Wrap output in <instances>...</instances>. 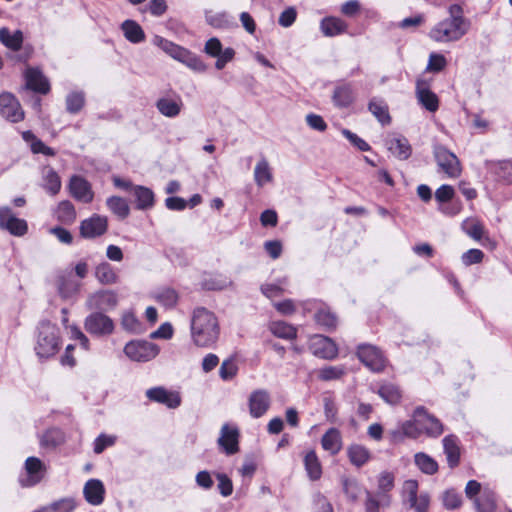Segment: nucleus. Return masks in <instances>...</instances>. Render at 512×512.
Instances as JSON below:
<instances>
[{
  "instance_id": "27",
  "label": "nucleus",
  "mask_w": 512,
  "mask_h": 512,
  "mask_svg": "<svg viewBox=\"0 0 512 512\" xmlns=\"http://www.w3.org/2000/svg\"><path fill=\"white\" fill-rule=\"evenodd\" d=\"M26 85L29 89L42 94H46L49 91V83L45 76L38 69H27Z\"/></svg>"
},
{
  "instance_id": "45",
  "label": "nucleus",
  "mask_w": 512,
  "mask_h": 512,
  "mask_svg": "<svg viewBox=\"0 0 512 512\" xmlns=\"http://www.w3.org/2000/svg\"><path fill=\"white\" fill-rule=\"evenodd\" d=\"M377 393L389 404H397L401 399V391L398 386L393 383H383Z\"/></svg>"
},
{
  "instance_id": "20",
  "label": "nucleus",
  "mask_w": 512,
  "mask_h": 512,
  "mask_svg": "<svg viewBox=\"0 0 512 512\" xmlns=\"http://www.w3.org/2000/svg\"><path fill=\"white\" fill-rule=\"evenodd\" d=\"M117 295L113 291L101 290L91 294L87 299L89 309L109 310L117 305Z\"/></svg>"
},
{
  "instance_id": "22",
  "label": "nucleus",
  "mask_w": 512,
  "mask_h": 512,
  "mask_svg": "<svg viewBox=\"0 0 512 512\" xmlns=\"http://www.w3.org/2000/svg\"><path fill=\"white\" fill-rule=\"evenodd\" d=\"M387 149L399 160H407L412 154L408 139L402 135L388 137L385 141Z\"/></svg>"
},
{
  "instance_id": "36",
  "label": "nucleus",
  "mask_w": 512,
  "mask_h": 512,
  "mask_svg": "<svg viewBox=\"0 0 512 512\" xmlns=\"http://www.w3.org/2000/svg\"><path fill=\"white\" fill-rule=\"evenodd\" d=\"M334 104L338 107L345 108L354 101V91L350 84H343L336 87L333 94Z\"/></svg>"
},
{
  "instance_id": "23",
  "label": "nucleus",
  "mask_w": 512,
  "mask_h": 512,
  "mask_svg": "<svg viewBox=\"0 0 512 512\" xmlns=\"http://www.w3.org/2000/svg\"><path fill=\"white\" fill-rule=\"evenodd\" d=\"M83 494L89 504L100 505L104 500V485L98 479H90L84 485Z\"/></svg>"
},
{
  "instance_id": "7",
  "label": "nucleus",
  "mask_w": 512,
  "mask_h": 512,
  "mask_svg": "<svg viewBox=\"0 0 512 512\" xmlns=\"http://www.w3.org/2000/svg\"><path fill=\"white\" fill-rule=\"evenodd\" d=\"M358 359L371 371L380 372L386 366V359L379 348L370 344H361L357 348Z\"/></svg>"
},
{
  "instance_id": "10",
  "label": "nucleus",
  "mask_w": 512,
  "mask_h": 512,
  "mask_svg": "<svg viewBox=\"0 0 512 512\" xmlns=\"http://www.w3.org/2000/svg\"><path fill=\"white\" fill-rule=\"evenodd\" d=\"M0 229L7 230L10 234L21 237L28 231L26 220L17 218L9 207L0 208Z\"/></svg>"
},
{
  "instance_id": "51",
  "label": "nucleus",
  "mask_w": 512,
  "mask_h": 512,
  "mask_svg": "<svg viewBox=\"0 0 512 512\" xmlns=\"http://www.w3.org/2000/svg\"><path fill=\"white\" fill-rule=\"evenodd\" d=\"M85 95L81 91H73L66 97V109L69 113L76 114L84 106Z\"/></svg>"
},
{
  "instance_id": "14",
  "label": "nucleus",
  "mask_w": 512,
  "mask_h": 512,
  "mask_svg": "<svg viewBox=\"0 0 512 512\" xmlns=\"http://www.w3.org/2000/svg\"><path fill=\"white\" fill-rule=\"evenodd\" d=\"M271 397L267 390L257 389L248 398L249 413L253 418L262 417L270 408Z\"/></svg>"
},
{
  "instance_id": "11",
  "label": "nucleus",
  "mask_w": 512,
  "mask_h": 512,
  "mask_svg": "<svg viewBox=\"0 0 512 512\" xmlns=\"http://www.w3.org/2000/svg\"><path fill=\"white\" fill-rule=\"evenodd\" d=\"M0 114L12 123L20 122L24 118L20 103L13 94L8 92L0 94Z\"/></svg>"
},
{
  "instance_id": "16",
  "label": "nucleus",
  "mask_w": 512,
  "mask_h": 512,
  "mask_svg": "<svg viewBox=\"0 0 512 512\" xmlns=\"http://www.w3.org/2000/svg\"><path fill=\"white\" fill-rule=\"evenodd\" d=\"M145 394L150 401L163 404L170 409H175L181 404L178 392L169 391L162 386L150 388Z\"/></svg>"
},
{
  "instance_id": "46",
  "label": "nucleus",
  "mask_w": 512,
  "mask_h": 512,
  "mask_svg": "<svg viewBox=\"0 0 512 512\" xmlns=\"http://www.w3.org/2000/svg\"><path fill=\"white\" fill-rule=\"evenodd\" d=\"M474 504L478 512H494L495 495L491 490L485 489L480 497L474 499Z\"/></svg>"
},
{
  "instance_id": "64",
  "label": "nucleus",
  "mask_w": 512,
  "mask_h": 512,
  "mask_svg": "<svg viewBox=\"0 0 512 512\" xmlns=\"http://www.w3.org/2000/svg\"><path fill=\"white\" fill-rule=\"evenodd\" d=\"M484 258V253L480 249H470L462 254L461 260L465 266L480 263Z\"/></svg>"
},
{
  "instance_id": "21",
  "label": "nucleus",
  "mask_w": 512,
  "mask_h": 512,
  "mask_svg": "<svg viewBox=\"0 0 512 512\" xmlns=\"http://www.w3.org/2000/svg\"><path fill=\"white\" fill-rule=\"evenodd\" d=\"M155 106L161 115L167 118H175L181 113L184 104L179 95H174L160 97Z\"/></svg>"
},
{
  "instance_id": "44",
  "label": "nucleus",
  "mask_w": 512,
  "mask_h": 512,
  "mask_svg": "<svg viewBox=\"0 0 512 512\" xmlns=\"http://www.w3.org/2000/svg\"><path fill=\"white\" fill-rule=\"evenodd\" d=\"M414 461L416 466L427 475H433L438 471L437 462L426 453H416L414 456Z\"/></svg>"
},
{
  "instance_id": "41",
  "label": "nucleus",
  "mask_w": 512,
  "mask_h": 512,
  "mask_svg": "<svg viewBox=\"0 0 512 512\" xmlns=\"http://www.w3.org/2000/svg\"><path fill=\"white\" fill-rule=\"evenodd\" d=\"M462 230L475 241H480L484 235L483 224L476 218H467L461 224Z\"/></svg>"
},
{
  "instance_id": "25",
  "label": "nucleus",
  "mask_w": 512,
  "mask_h": 512,
  "mask_svg": "<svg viewBox=\"0 0 512 512\" xmlns=\"http://www.w3.org/2000/svg\"><path fill=\"white\" fill-rule=\"evenodd\" d=\"M348 25L340 18L329 16L320 22V30L326 37H335L346 32Z\"/></svg>"
},
{
  "instance_id": "50",
  "label": "nucleus",
  "mask_w": 512,
  "mask_h": 512,
  "mask_svg": "<svg viewBox=\"0 0 512 512\" xmlns=\"http://www.w3.org/2000/svg\"><path fill=\"white\" fill-rule=\"evenodd\" d=\"M58 292L64 299H68L78 292L79 284L70 278L60 276L57 281Z\"/></svg>"
},
{
  "instance_id": "19",
  "label": "nucleus",
  "mask_w": 512,
  "mask_h": 512,
  "mask_svg": "<svg viewBox=\"0 0 512 512\" xmlns=\"http://www.w3.org/2000/svg\"><path fill=\"white\" fill-rule=\"evenodd\" d=\"M239 430L228 424H224L221 428L218 444L227 455H232L238 452L239 445Z\"/></svg>"
},
{
  "instance_id": "35",
  "label": "nucleus",
  "mask_w": 512,
  "mask_h": 512,
  "mask_svg": "<svg viewBox=\"0 0 512 512\" xmlns=\"http://www.w3.org/2000/svg\"><path fill=\"white\" fill-rule=\"evenodd\" d=\"M22 138L30 146L32 153L44 154L46 156H55L56 152L53 148L45 145L39 138H37L31 131H24Z\"/></svg>"
},
{
  "instance_id": "42",
  "label": "nucleus",
  "mask_w": 512,
  "mask_h": 512,
  "mask_svg": "<svg viewBox=\"0 0 512 512\" xmlns=\"http://www.w3.org/2000/svg\"><path fill=\"white\" fill-rule=\"evenodd\" d=\"M106 205L111 212L121 219H125L130 213L129 205L124 198L111 196L106 200Z\"/></svg>"
},
{
  "instance_id": "31",
  "label": "nucleus",
  "mask_w": 512,
  "mask_h": 512,
  "mask_svg": "<svg viewBox=\"0 0 512 512\" xmlns=\"http://www.w3.org/2000/svg\"><path fill=\"white\" fill-rule=\"evenodd\" d=\"M42 181L44 189L51 195H56L61 189V179L57 172L50 166L43 167Z\"/></svg>"
},
{
  "instance_id": "61",
  "label": "nucleus",
  "mask_w": 512,
  "mask_h": 512,
  "mask_svg": "<svg viewBox=\"0 0 512 512\" xmlns=\"http://www.w3.org/2000/svg\"><path fill=\"white\" fill-rule=\"evenodd\" d=\"M446 65L447 60L444 55L433 52L429 55L426 70L429 72H440L446 67Z\"/></svg>"
},
{
  "instance_id": "43",
  "label": "nucleus",
  "mask_w": 512,
  "mask_h": 512,
  "mask_svg": "<svg viewBox=\"0 0 512 512\" xmlns=\"http://www.w3.org/2000/svg\"><path fill=\"white\" fill-rule=\"evenodd\" d=\"M368 109L382 125L390 123L391 118L388 112V106L382 100L372 99L369 102Z\"/></svg>"
},
{
  "instance_id": "47",
  "label": "nucleus",
  "mask_w": 512,
  "mask_h": 512,
  "mask_svg": "<svg viewBox=\"0 0 512 512\" xmlns=\"http://www.w3.org/2000/svg\"><path fill=\"white\" fill-rule=\"evenodd\" d=\"M347 453L351 463L357 467L363 466L370 458L369 451L358 444L351 445Z\"/></svg>"
},
{
  "instance_id": "26",
  "label": "nucleus",
  "mask_w": 512,
  "mask_h": 512,
  "mask_svg": "<svg viewBox=\"0 0 512 512\" xmlns=\"http://www.w3.org/2000/svg\"><path fill=\"white\" fill-rule=\"evenodd\" d=\"M132 195L135 197L136 208L138 210H148L154 206L155 195L150 188L135 185Z\"/></svg>"
},
{
  "instance_id": "39",
  "label": "nucleus",
  "mask_w": 512,
  "mask_h": 512,
  "mask_svg": "<svg viewBox=\"0 0 512 512\" xmlns=\"http://www.w3.org/2000/svg\"><path fill=\"white\" fill-rule=\"evenodd\" d=\"M269 329L274 336L286 340L294 339L297 335L296 328L284 321L271 322Z\"/></svg>"
},
{
  "instance_id": "3",
  "label": "nucleus",
  "mask_w": 512,
  "mask_h": 512,
  "mask_svg": "<svg viewBox=\"0 0 512 512\" xmlns=\"http://www.w3.org/2000/svg\"><path fill=\"white\" fill-rule=\"evenodd\" d=\"M62 345L59 328L49 322L39 323L36 334L34 350L41 359H47L57 354Z\"/></svg>"
},
{
  "instance_id": "54",
  "label": "nucleus",
  "mask_w": 512,
  "mask_h": 512,
  "mask_svg": "<svg viewBox=\"0 0 512 512\" xmlns=\"http://www.w3.org/2000/svg\"><path fill=\"white\" fill-rule=\"evenodd\" d=\"M121 326L124 330L130 333L139 334L142 331V326L137 317L130 311L124 312L121 318Z\"/></svg>"
},
{
  "instance_id": "9",
  "label": "nucleus",
  "mask_w": 512,
  "mask_h": 512,
  "mask_svg": "<svg viewBox=\"0 0 512 512\" xmlns=\"http://www.w3.org/2000/svg\"><path fill=\"white\" fill-rule=\"evenodd\" d=\"M415 420L420 425L422 434L430 438H438L444 431L441 421L423 406H418L415 409Z\"/></svg>"
},
{
  "instance_id": "30",
  "label": "nucleus",
  "mask_w": 512,
  "mask_h": 512,
  "mask_svg": "<svg viewBox=\"0 0 512 512\" xmlns=\"http://www.w3.org/2000/svg\"><path fill=\"white\" fill-rule=\"evenodd\" d=\"M420 435H422V429L415 420V411L413 412L412 419L402 422L397 430L393 432V436L396 439L403 436L417 439Z\"/></svg>"
},
{
  "instance_id": "34",
  "label": "nucleus",
  "mask_w": 512,
  "mask_h": 512,
  "mask_svg": "<svg viewBox=\"0 0 512 512\" xmlns=\"http://www.w3.org/2000/svg\"><path fill=\"white\" fill-rule=\"evenodd\" d=\"M391 503V497L389 494H372L366 491L365 499V512H380V508L388 507Z\"/></svg>"
},
{
  "instance_id": "58",
  "label": "nucleus",
  "mask_w": 512,
  "mask_h": 512,
  "mask_svg": "<svg viewBox=\"0 0 512 512\" xmlns=\"http://www.w3.org/2000/svg\"><path fill=\"white\" fill-rule=\"evenodd\" d=\"M406 504L415 512H428L430 495L427 492H421L413 500L408 501Z\"/></svg>"
},
{
  "instance_id": "59",
  "label": "nucleus",
  "mask_w": 512,
  "mask_h": 512,
  "mask_svg": "<svg viewBox=\"0 0 512 512\" xmlns=\"http://www.w3.org/2000/svg\"><path fill=\"white\" fill-rule=\"evenodd\" d=\"M378 491L377 495L388 494L394 487V475L390 472H382L377 480Z\"/></svg>"
},
{
  "instance_id": "6",
  "label": "nucleus",
  "mask_w": 512,
  "mask_h": 512,
  "mask_svg": "<svg viewBox=\"0 0 512 512\" xmlns=\"http://www.w3.org/2000/svg\"><path fill=\"white\" fill-rule=\"evenodd\" d=\"M433 154L440 170L449 178H457L460 176L461 164L454 153L443 145H436Z\"/></svg>"
},
{
  "instance_id": "52",
  "label": "nucleus",
  "mask_w": 512,
  "mask_h": 512,
  "mask_svg": "<svg viewBox=\"0 0 512 512\" xmlns=\"http://www.w3.org/2000/svg\"><path fill=\"white\" fill-rule=\"evenodd\" d=\"M56 214L58 220L64 223H71L76 218L74 205L68 200L59 203Z\"/></svg>"
},
{
  "instance_id": "32",
  "label": "nucleus",
  "mask_w": 512,
  "mask_h": 512,
  "mask_svg": "<svg viewBox=\"0 0 512 512\" xmlns=\"http://www.w3.org/2000/svg\"><path fill=\"white\" fill-rule=\"evenodd\" d=\"M23 39V33L20 30L12 32L6 27L0 29V42L12 51L21 49Z\"/></svg>"
},
{
  "instance_id": "57",
  "label": "nucleus",
  "mask_w": 512,
  "mask_h": 512,
  "mask_svg": "<svg viewBox=\"0 0 512 512\" xmlns=\"http://www.w3.org/2000/svg\"><path fill=\"white\" fill-rule=\"evenodd\" d=\"M344 373L343 366H325L318 371V378L323 381H331L341 378Z\"/></svg>"
},
{
  "instance_id": "55",
  "label": "nucleus",
  "mask_w": 512,
  "mask_h": 512,
  "mask_svg": "<svg viewBox=\"0 0 512 512\" xmlns=\"http://www.w3.org/2000/svg\"><path fill=\"white\" fill-rule=\"evenodd\" d=\"M62 441V433L57 429H51L42 435L40 445L44 448H55L60 445Z\"/></svg>"
},
{
  "instance_id": "12",
  "label": "nucleus",
  "mask_w": 512,
  "mask_h": 512,
  "mask_svg": "<svg viewBox=\"0 0 512 512\" xmlns=\"http://www.w3.org/2000/svg\"><path fill=\"white\" fill-rule=\"evenodd\" d=\"M84 326L88 333L96 336L109 335L114 330L112 319L101 312L87 316Z\"/></svg>"
},
{
  "instance_id": "37",
  "label": "nucleus",
  "mask_w": 512,
  "mask_h": 512,
  "mask_svg": "<svg viewBox=\"0 0 512 512\" xmlns=\"http://www.w3.org/2000/svg\"><path fill=\"white\" fill-rule=\"evenodd\" d=\"M273 179L272 171L265 158L260 159L254 168V180L257 186L263 187Z\"/></svg>"
},
{
  "instance_id": "60",
  "label": "nucleus",
  "mask_w": 512,
  "mask_h": 512,
  "mask_svg": "<svg viewBox=\"0 0 512 512\" xmlns=\"http://www.w3.org/2000/svg\"><path fill=\"white\" fill-rule=\"evenodd\" d=\"M441 500L444 507L449 510L458 508L462 503L461 496L454 489L446 490L443 493Z\"/></svg>"
},
{
  "instance_id": "18",
  "label": "nucleus",
  "mask_w": 512,
  "mask_h": 512,
  "mask_svg": "<svg viewBox=\"0 0 512 512\" xmlns=\"http://www.w3.org/2000/svg\"><path fill=\"white\" fill-rule=\"evenodd\" d=\"M416 98L418 102L428 111L435 112L439 107V99L437 95L431 91L427 81L418 79L416 82Z\"/></svg>"
},
{
  "instance_id": "4",
  "label": "nucleus",
  "mask_w": 512,
  "mask_h": 512,
  "mask_svg": "<svg viewBox=\"0 0 512 512\" xmlns=\"http://www.w3.org/2000/svg\"><path fill=\"white\" fill-rule=\"evenodd\" d=\"M154 44L160 47L164 52L175 60L185 64L190 69L197 72H204L207 69L205 63L189 50L167 40L163 37L156 36Z\"/></svg>"
},
{
  "instance_id": "48",
  "label": "nucleus",
  "mask_w": 512,
  "mask_h": 512,
  "mask_svg": "<svg viewBox=\"0 0 512 512\" xmlns=\"http://www.w3.org/2000/svg\"><path fill=\"white\" fill-rule=\"evenodd\" d=\"M304 464L309 477L317 480L321 477L322 469L315 451H309L304 458Z\"/></svg>"
},
{
  "instance_id": "13",
  "label": "nucleus",
  "mask_w": 512,
  "mask_h": 512,
  "mask_svg": "<svg viewBox=\"0 0 512 512\" xmlns=\"http://www.w3.org/2000/svg\"><path fill=\"white\" fill-rule=\"evenodd\" d=\"M108 228V219L106 216L94 214L90 218L84 219L80 224V234L83 238L93 239L103 235Z\"/></svg>"
},
{
  "instance_id": "8",
  "label": "nucleus",
  "mask_w": 512,
  "mask_h": 512,
  "mask_svg": "<svg viewBox=\"0 0 512 512\" xmlns=\"http://www.w3.org/2000/svg\"><path fill=\"white\" fill-rule=\"evenodd\" d=\"M25 475L19 479L22 487H33L39 484L44 478L46 465L37 457H28L24 463Z\"/></svg>"
},
{
  "instance_id": "5",
  "label": "nucleus",
  "mask_w": 512,
  "mask_h": 512,
  "mask_svg": "<svg viewBox=\"0 0 512 512\" xmlns=\"http://www.w3.org/2000/svg\"><path fill=\"white\" fill-rule=\"evenodd\" d=\"M159 352L158 345L143 340L130 341L124 347L125 355L136 362H148L154 359Z\"/></svg>"
},
{
  "instance_id": "15",
  "label": "nucleus",
  "mask_w": 512,
  "mask_h": 512,
  "mask_svg": "<svg viewBox=\"0 0 512 512\" xmlns=\"http://www.w3.org/2000/svg\"><path fill=\"white\" fill-rule=\"evenodd\" d=\"M309 348L315 356L323 359L331 360L338 355V348L334 341L322 335L312 337Z\"/></svg>"
},
{
  "instance_id": "17",
  "label": "nucleus",
  "mask_w": 512,
  "mask_h": 512,
  "mask_svg": "<svg viewBox=\"0 0 512 512\" xmlns=\"http://www.w3.org/2000/svg\"><path fill=\"white\" fill-rule=\"evenodd\" d=\"M71 195L82 203H90L93 200L94 192L90 183L83 177L74 175L69 181Z\"/></svg>"
},
{
  "instance_id": "1",
  "label": "nucleus",
  "mask_w": 512,
  "mask_h": 512,
  "mask_svg": "<svg viewBox=\"0 0 512 512\" xmlns=\"http://www.w3.org/2000/svg\"><path fill=\"white\" fill-rule=\"evenodd\" d=\"M190 340L198 348H213L220 337V324L211 310L195 307L189 318Z\"/></svg>"
},
{
  "instance_id": "29",
  "label": "nucleus",
  "mask_w": 512,
  "mask_h": 512,
  "mask_svg": "<svg viewBox=\"0 0 512 512\" xmlns=\"http://www.w3.org/2000/svg\"><path fill=\"white\" fill-rule=\"evenodd\" d=\"M458 438L454 435H448L443 439L444 453L447 457L449 467L454 468L460 461V448Z\"/></svg>"
},
{
  "instance_id": "49",
  "label": "nucleus",
  "mask_w": 512,
  "mask_h": 512,
  "mask_svg": "<svg viewBox=\"0 0 512 512\" xmlns=\"http://www.w3.org/2000/svg\"><path fill=\"white\" fill-rule=\"evenodd\" d=\"M47 512H73L77 503L72 497H65L44 506Z\"/></svg>"
},
{
  "instance_id": "28",
  "label": "nucleus",
  "mask_w": 512,
  "mask_h": 512,
  "mask_svg": "<svg viewBox=\"0 0 512 512\" xmlns=\"http://www.w3.org/2000/svg\"><path fill=\"white\" fill-rule=\"evenodd\" d=\"M322 448L329 452L331 455H336L342 449V436L338 429L330 428L322 436Z\"/></svg>"
},
{
  "instance_id": "63",
  "label": "nucleus",
  "mask_w": 512,
  "mask_h": 512,
  "mask_svg": "<svg viewBox=\"0 0 512 512\" xmlns=\"http://www.w3.org/2000/svg\"><path fill=\"white\" fill-rule=\"evenodd\" d=\"M455 191L451 185H441L435 192V199L440 204L451 201L454 197Z\"/></svg>"
},
{
  "instance_id": "53",
  "label": "nucleus",
  "mask_w": 512,
  "mask_h": 512,
  "mask_svg": "<svg viewBox=\"0 0 512 512\" xmlns=\"http://www.w3.org/2000/svg\"><path fill=\"white\" fill-rule=\"evenodd\" d=\"M179 296L172 288H163L156 294V300L166 308H173L178 302Z\"/></svg>"
},
{
  "instance_id": "40",
  "label": "nucleus",
  "mask_w": 512,
  "mask_h": 512,
  "mask_svg": "<svg viewBox=\"0 0 512 512\" xmlns=\"http://www.w3.org/2000/svg\"><path fill=\"white\" fill-rule=\"evenodd\" d=\"M95 277L102 284H114L118 280L116 271L108 262H102L96 267Z\"/></svg>"
},
{
  "instance_id": "56",
  "label": "nucleus",
  "mask_w": 512,
  "mask_h": 512,
  "mask_svg": "<svg viewBox=\"0 0 512 512\" xmlns=\"http://www.w3.org/2000/svg\"><path fill=\"white\" fill-rule=\"evenodd\" d=\"M316 322L325 328H334L337 318L328 308H320L315 314Z\"/></svg>"
},
{
  "instance_id": "38",
  "label": "nucleus",
  "mask_w": 512,
  "mask_h": 512,
  "mask_svg": "<svg viewBox=\"0 0 512 512\" xmlns=\"http://www.w3.org/2000/svg\"><path fill=\"white\" fill-rule=\"evenodd\" d=\"M486 166L489 170L494 172L499 179L508 184L512 183V162L500 161L495 163L493 161H486Z\"/></svg>"
},
{
  "instance_id": "33",
  "label": "nucleus",
  "mask_w": 512,
  "mask_h": 512,
  "mask_svg": "<svg viewBox=\"0 0 512 512\" xmlns=\"http://www.w3.org/2000/svg\"><path fill=\"white\" fill-rule=\"evenodd\" d=\"M124 37L131 43L138 44L145 40V33L142 27L134 20H125L121 24Z\"/></svg>"
},
{
  "instance_id": "62",
  "label": "nucleus",
  "mask_w": 512,
  "mask_h": 512,
  "mask_svg": "<svg viewBox=\"0 0 512 512\" xmlns=\"http://www.w3.org/2000/svg\"><path fill=\"white\" fill-rule=\"evenodd\" d=\"M116 437L106 434H100L94 441V452L96 454L102 453L106 448L115 444Z\"/></svg>"
},
{
  "instance_id": "2",
  "label": "nucleus",
  "mask_w": 512,
  "mask_h": 512,
  "mask_svg": "<svg viewBox=\"0 0 512 512\" xmlns=\"http://www.w3.org/2000/svg\"><path fill=\"white\" fill-rule=\"evenodd\" d=\"M469 28L470 22L465 18L463 8L459 4H452L448 8V17L433 25L428 37L442 44L457 42L468 33Z\"/></svg>"
},
{
  "instance_id": "24",
  "label": "nucleus",
  "mask_w": 512,
  "mask_h": 512,
  "mask_svg": "<svg viewBox=\"0 0 512 512\" xmlns=\"http://www.w3.org/2000/svg\"><path fill=\"white\" fill-rule=\"evenodd\" d=\"M205 20L208 25L216 29L228 30L237 27L234 17L227 12L208 11L205 14Z\"/></svg>"
}]
</instances>
